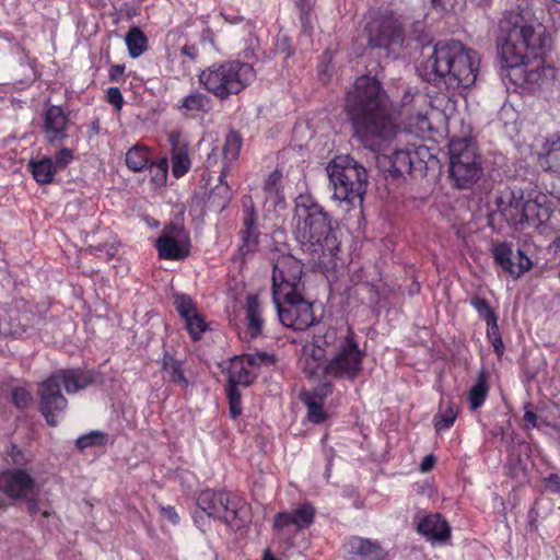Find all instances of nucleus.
<instances>
[{
	"label": "nucleus",
	"mask_w": 560,
	"mask_h": 560,
	"mask_svg": "<svg viewBox=\"0 0 560 560\" xmlns=\"http://www.w3.org/2000/svg\"><path fill=\"white\" fill-rule=\"evenodd\" d=\"M546 28L523 12L510 11L499 24L498 54L516 86L536 83L541 72Z\"/></svg>",
	"instance_id": "nucleus-1"
},
{
	"label": "nucleus",
	"mask_w": 560,
	"mask_h": 560,
	"mask_svg": "<svg viewBox=\"0 0 560 560\" xmlns=\"http://www.w3.org/2000/svg\"><path fill=\"white\" fill-rule=\"evenodd\" d=\"M346 106L353 135L366 149L381 151L384 143L396 136L398 126L392 115L389 98L377 79L358 78Z\"/></svg>",
	"instance_id": "nucleus-2"
},
{
	"label": "nucleus",
	"mask_w": 560,
	"mask_h": 560,
	"mask_svg": "<svg viewBox=\"0 0 560 560\" xmlns=\"http://www.w3.org/2000/svg\"><path fill=\"white\" fill-rule=\"evenodd\" d=\"M294 237L314 268L335 271L340 260V242L332 217L310 194L294 199L292 218Z\"/></svg>",
	"instance_id": "nucleus-3"
},
{
	"label": "nucleus",
	"mask_w": 560,
	"mask_h": 560,
	"mask_svg": "<svg viewBox=\"0 0 560 560\" xmlns=\"http://www.w3.org/2000/svg\"><path fill=\"white\" fill-rule=\"evenodd\" d=\"M480 58L476 50L459 40H439L432 54L421 65L423 79L435 85L445 84L447 90L471 86L478 74Z\"/></svg>",
	"instance_id": "nucleus-4"
},
{
	"label": "nucleus",
	"mask_w": 560,
	"mask_h": 560,
	"mask_svg": "<svg viewBox=\"0 0 560 560\" xmlns=\"http://www.w3.org/2000/svg\"><path fill=\"white\" fill-rule=\"evenodd\" d=\"M495 203L503 220L515 230L528 226L544 232L553 212L547 195L534 188L506 187Z\"/></svg>",
	"instance_id": "nucleus-5"
},
{
	"label": "nucleus",
	"mask_w": 560,
	"mask_h": 560,
	"mask_svg": "<svg viewBox=\"0 0 560 560\" xmlns=\"http://www.w3.org/2000/svg\"><path fill=\"white\" fill-rule=\"evenodd\" d=\"M196 504L197 510L192 518L203 532L210 518L225 524L233 530H240L250 522V505L238 494L225 489L207 488L199 491Z\"/></svg>",
	"instance_id": "nucleus-6"
},
{
	"label": "nucleus",
	"mask_w": 560,
	"mask_h": 560,
	"mask_svg": "<svg viewBox=\"0 0 560 560\" xmlns=\"http://www.w3.org/2000/svg\"><path fill=\"white\" fill-rule=\"evenodd\" d=\"M256 77L253 65L241 60H223L203 69L198 79L208 93L223 102L250 86Z\"/></svg>",
	"instance_id": "nucleus-7"
},
{
	"label": "nucleus",
	"mask_w": 560,
	"mask_h": 560,
	"mask_svg": "<svg viewBox=\"0 0 560 560\" xmlns=\"http://www.w3.org/2000/svg\"><path fill=\"white\" fill-rule=\"evenodd\" d=\"M334 198L348 206L361 205L368 189V171L349 154L337 155L326 167Z\"/></svg>",
	"instance_id": "nucleus-8"
},
{
	"label": "nucleus",
	"mask_w": 560,
	"mask_h": 560,
	"mask_svg": "<svg viewBox=\"0 0 560 560\" xmlns=\"http://www.w3.org/2000/svg\"><path fill=\"white\" fill-rule=\"evenodd\" d=\"M450 178L459 189L472 187L482 175L481 155L472 138H453L448 144Z\"/></svg>",
	"instance_id": "nucleus-9"
},
{
	"label": "nucleus",
	"mask_w": 560,
	"mask_h": 560,
	"mask_svg": "<svg viewBox=\"0 0 560 560\" xmlns=\"http://www.w3.org/2000/svg\"><path fill=\"white\" fill-rule=\"evenodd\" d=\"M364 351L359 348L357 336L349 327L345 334V340L339 345V350L335 351L330 360L320 371L335 380L355 381L363 370Z\"/></svg>",
	"instance_id": "nucleus-10"
},
{
	"label": "nucleus",
	"mask_w": 560,
	"mask_h": 560,
	"mask_svg": "<svg viewBox=\"0 0 560 560\" xmlns=\"http://www.w3.org/2000/svg\"><path fill=\"white\" fill-rule=\"evenodd\" d=\"M363 33L370 48L388 52L399 49L405 40L404 27L392 12L372 16L364 25Z\"/></svg>",
	"instance_id": "nucleus-11"
},
{
	"label": "nucleus",
	"mask_w": 560,
	"mask_h": 560,
	"mask_svg": "<svg viewBox=\"0 0 560 560\" xmlns=\"http://www.w3.org/2000/svg\"><path fill=\"white\" fill-rule=\"evenodd\" d=\"M303 264L291 254L277 258L272 269V300L288 299L301 293L304 289L302 281Z\"/></svg>",
	"instance_id": "nucleus-12"
},
{
	"label": "nucleus",
	"mask_w": 560,
	"mask_h": 560,
	"mask_svg": "<svg viewBox=\"0 0 560 560\" xmlns=\"http://www.w3.org/2000/svg\"><path fill=\"white\" fill-rule=\"evenodd\" d=\"M273 303L280 322L288 328L305 330L315 322L313 305L303 298L302 292Z\"/></svg>",
	"instance_id": "nucleus-13"
},
{
	"label": "nucleus",
	"mask_w": 560,
	"mask_h": 560,
	"mask_svg": "<svg viewBox=\"0 0 560 560\" xmlns=\"http://www.w3.org/2000/svg\"><path fill=\"white\" fill-rule=\"evenodd\" d=\"M345 340V335H340L335 327L317 326L312 340L310 358L313 362L306 360L304 372L314 377L318 375L320 369L319 362L327 355H332L339 350V345Z\"/></svg>",
	"instance_id": "nucleus-14"
},
{
	"label": "nucleus",
	"mask_w": 560,
	"mask_h": 560,
	"mask_svg": "<svg viewBox=\"0 0 560 560\" xmlns=\"http://www.w3.org/2000/svg\"><path fill=\"white\" fill-rule=\"evenodd\" d=\"M159 257L167 260H183L190 254L191 242L184 226L166 224L155 241Z\"/></svg>",
	"instance_id": "nucleus-15"
},
{
	"label": "nucleus",
	"mask_w": 560,
	"mask_h": 560,
	"mask_svg": "<svg viewBox=\"0 0 560 560\" xmlns=\"http://www.w3.org/2000/svg\"><path fill=\"white\" fill-rule=\"evenodd\" d=\"M60 386L61 383L55 374L39 384V410L51 427L58 424L68 405Z\"/></svg>",
	"instance_id": "nucleus-16"
},
{
	"label": "nucleus",
	"mask_w": 560,
	"mask_h": 560,
	"mask_svg": "<svg viewBox=\"0 0 560 560\" xmlns=\"http://www.w3.org/2000/svg\"><path fill=\"white\" fill-rule=\"evenodd\" d=\"M272 362L273 358L266 352L235 357L232 359L228 370V384L247 387L252 385L257 377L254 370L259 368L262 363Z\"/></svg>",
	"instance_id": "nucleus-17"
},
{
	"label": "nucleus",
	"mask_w": 560,
	"mask_h": 560,
	"mask_svg": "<svg viewBox=\"0 0 560 560\" xmlns=\"http://www.w3.org/2000/svg\"><path fill=\"white\" fill-rule=\"evenodd\" d=\"M491 254L494 265L514 279L521 278L533 268V261L521 248L517 249V262H514V245L511 242L494 244Z\"/></svg>",
	"instance_id": "nucleus-18"
},
{
	"label": "nucleus",
	"mask_w": 560,
	"mask_h": 560,
	"mask_svg": "<svg viewBox=\"0 0 560 560\" xmlns=\"http://www.w3.org/2000/svg\"><path fill=\"white\" fill-rule=\"evenodd\" d=\"M173 304L180 318L185 322V329L189 338L194 342L201 340L203 334L209 330V324L198 311L194 300L188 294L176 293Z\"/></svg>",
	"instance_id": "nucleus-19"
},
{
	"label": "nucleus",
	"mask_w": 560,
	"mask_h": 560,
	"mask_svg": "<svg viewBox=\"0 0 560 560\" xmlns=\"http://www.w3.org/2000/svg\"><path fill=\"white\" fill-rule=\"evenodd\" d=\"M4 498L14 501L32 499L39 494V488L33 476L25 469H12L0 474Z\"/></svg>",
	"instance_id": "nucleus-20"
},
{
	"label": "nucleus",
	"mask_w": 560,
	"mask_h": 560,
	"mask_svg": "<svg viewBox=\"0 0 560 560\" xmlns=\"http://www.w3.org/2000/svg\"><path fill=\"white\" fill-rule=\"evenodd\" d=\"M316 516V510L311 502H303L296 509L281 511L275 515L273 529L282 530L288 526H293L296 532L310 528Z\"/></svg>",
	"instance_id": "nucleus-21"
},
{
	"label": "nucleus",
	"mask_w": 560,
	"mask_h": 560,
	"mask_svg": "<svg viewBox=\"0 0 560 560\" xmlns=\"http://www.w3.org/2000/svg\"><path fill=\"white\" fill-rule=\"evenodd\" d=\"M238 236L241 240L238 245V253L243 259L247 255L254 254L258 249V217L253 205H244L242 228L238 232Z\"/></svg>",
	"instance_id": "nucleus-22"
},
{
	"label": "nucleus",
	"mask_w": 560,
	"mask_h": 560,
	"mask_svg": "<svg viewBox=\"0 0 560 560\" xmlns=\"http://www.w3.org/2000/svg\"><path fill=\"white\" fill-rule=\"evenodd\" d=\"M68 118L59 106H50L44 117V136L50 143L67 139Z\"/></svg>",
	"instance_id": "nucleus-23"
},
{
	"label": "nucleus",
	"mask_w": 560,
	"mask_h": 560,
	"mask_svg": "<svg viewBox=\"0 0 560 560\" xmlns=\"http://www.w3.org/2000/svg\"><path fill=\"white\" fill-rule=\"evenodd\" d=\"M416 530L427 540L444 541L451 537V527L440 513H432L421 517Z\"/></svg>",
	"instance_id": "nucleus-24"
},
{
	"label": "nucleus",
	"mask_w": 560,
	"mask_h": 560,
	"mask_svg": "<svg viewBox=\"0 0 560 560\" xmlns=\"http://www.w3.org/2000/svg\"><path fill=\"white\" fill-rule=\"evenodd\" d=\"M171 143L172 174L175 178H182L191 168L189 148L186 142L180 140L177 131H172L168 137Z\"/></svg>",
	"instance_id": "nucleus-25"
},
{
	"label": "nucleus",
	"mask_w": 560,
	"mask_h": 560,
	"mask_svg": "<svg viewBox=\"0 0 560 560\" xmlns=\"http://www.w3.org/2000/svg\"><path fill=\"white\" fill-rule=\"evenodd\" d=\"M538 161L545 171L560 176V132H553L545 138Z\"/></svg>",
	"instance_id": "nucleus-26"
},
{
	"label": "nucleus",
	"mask_w": 560,
	"mask_h": 560,
	"mask_svg": "<svg viewBox=\"0 0 560 560\" xmlns=\"http://www.w3.org/2000/svg\"><path fill=\"white\" fill-rule=\"evenodd\" d=\"M418 155V150L409 148L395 150L389 156L392 174L401 176L404 174H410L415 168H424L428 161H416L415 156Z\"/></svg>",
	"instance_id": "nucleus-27"
},
{
	"label": "nucleus",
	"mask_w": 560,
	"mask_h": 560,
	"mask_svg": "<svg viewBox=\"0 0 560 560\" xmlns=\"http://www.w3.org/2000/svg\"><path fill=\"white\" fill-rule=\"evenodd\" d=\"M262 305L256 294H248L245 303L246 332L250 339L262 334L265 319L262 317Z\"/></svg>",
	"instance_id": "nucleus-28"
},
{
	"label": "nucleus",
	"mask_w": 560,
	"mask_h": 560,
	"mask_svg": "<svg viewBox=\"0 0 560 560\" xmlns=\"http://www.w3.org/2000/svg\"><path fill=\"white\" fill-rule=\"evenodd\" d=\"M187 117H201L213 108V101L200 91H194L186 95L177 106Z\"/></svg>",
	"instance_id": "nucleus-29"
},
{
	"label": "nucleus",
	"mask_w": 560,
	"mask_h": 560,
	"mask_svg": "<svg viewBox=\"0 0 560 560\" xmlns=\"http://www.w3.org/2000/svg\"><path fill=\"white\" fill-rule=\"evenodd\" d=\"M161 372L165 382L173 383L183 389L189 386V381L184 372V362L167 351L161 359Z\"/></svg>",
	"instance_id": "nucleus-30"
},
{
	"label": "nucleus",
	"mask_w": 560,
	"mask_h": 560,
	"mask_svg": "<svg viewBox=\"0 0 560 560\" xmlns=\"http://www.w3.org/2000/svg\"><path fill=\"white\" fill-rule=\"evenodd\" d=\"M55 375L69 394L84 389L96 381V375L92 371L63 370Z\"/></svg>",
	"instance_id": "nucleus-31"
},
{
	"label": "nucleus",
	"mask_w": 560,
	"mask_h": 560,
	"mask_svg": "<svg viewBox=\"0 0 560 560\" xmlns=\"http://www.w3.org/2000/svg\"><path fill=\"white\" fill-rule=\"evenodd\" d=\"M145 172V178L150 189L156 191L166 185L168 175V160L161 158L156 162H151L142 156V173Z\"/></svg>",
	"instance_id": "nucleus-32"
},
{
	"label": "nucleus",
	"mask_w": 560,
	"mask_h": 560,
	"mask_svg": "<svg viewBox=\"0 0 560 560\" xmlns=\"http://www.w3.org/2000/svg\"><path fill=\"white\" fill-rule=\"evenodd\" d=\"M490 392L489 377L485 370L478 372L477 377L469 388L467 400L469 409L475 411L481 408L487 400Z\"/></svg>",
	"instance_id": "nucleus-33"
},
{
	"label": "nucleus",
	"mask_w": 560,
	"mask_h": 560,
	"mask_svg": "<svg viewBox=\"0 0 560 560\" xmlns=\"http://www.w3.org/2000/svg\"><path fill=\"white\" fill-rule=\"evenodd\" d=\"M458 412L459 409L453 400L442 401L439 406V411L433 417L435 432L442 433L450 430L454 425Z\"/></svg>",
	"instance_id": "nucleus-34"
},
{
	"label": "nucleus",
	"mask_w": 560,
	"mask_h": 560,
	"mask_svg": "<svg viewBox=\"0 0 560 560\" xmlns=\"http://www.w3.org/2000/svg\"><path fill=\"white\" fill-rule=\"evenodd\" d=\"M228 167L221 168L219 175V184L210 191L209 202L215 207L219 211L224 210L231 201V188L228 185L226 176Z\"/></svg>",
	"instance_id": "nucleus-35"
},
{
	"label": "nucleus",
	"mask_w": 560,
	"mask_h": 560,
	"mask_svg": "<svg viewBox=\"0 0 560 560\" xmlns=\"http://www.w3.org/2000/svg\"><path fill=\"white\" fill-rule=\"evenodd\" d=\"M180 49L168 61L174 66L176 61L179 62L178 72L183 75L190 72V65L195 63L199 57V49L189 39L179 47Z\"/></svg>",
	"instance_id": "nucleus-36"
},
{
	"label": "nucleus",
	"mask_w": 560,
	"mask_h": 560,
	"mask_svg": "<svg viewBox=\"0 0 560 560\" xmlns=\"http://www.w3.org/2000/svg\"><path fill=\"white\" fill-rule=\"evenodd\" d=\"M242 137L241 135L232 130L228 133L223 148H222V168L228 167V173H230L231 165L238 159L240 152L242 149Z\"/></svg>",
	"instance_id": "nucleus-37"
},
{
	"label": "nucleus",
	"mask_w": 560,
	"mask_h": 560,
	"mask_svg": "<svg viewBox=\"0 0 560 560\" xmlns=\"http://www.w3.org/2000/svg\"><path fill=\"white\" fill-rule=\"evenodd\" d=\"M282 177V173L276 168L268 175L262 185L266 199L271 200L275 205L284 200Z\"/></svg>",
	"instance_id": "nucleus-38"
},
{
	"label": "nucleus",
	"mask_w": 560,
	"mask_h": 560,
	"mask_svg": "<svg viewBox=\"0 0 560 560\" xmlns=\"http://www.w3.org/2000/svg\"><path fill=\"white\" fill-rule=\"evenodd\" d=\"M28 168L31 170L34 179L40 185L51 183L54 175L57 172L50 158L31 161L28 163Z\"/></svg>",
	"instance_id": "nucleus-39"
},
{
	"label": "nucleus",
	"mask_w": 560,
	"mask_h": 560,
	"mask_svg": "<svg viewBox=\"0 0 560 560\" xmlns=\"http://www.w3.org/2000/svg\"><path fill=\"white\" fill-rule=\"evenodd\" d=\"M187 40L188 36L182 28L177 27L168 31L164 42L167 60L173 58L180 49L179 47L183 46Z\"/></svg>",
	"instance_id": "nucleus-40"
},
{
	"label": "nucleus",
	"mask_w": 560,
	"mask_h": 560,
	"mask_svg": "<svg viewBox=\"0 0 560 560\" xmlns=\"http://www.w3.org/2000/svg\"><path fill=\"white\" fill-rule=\"evenodd\" d=\"M306 407V419L313 424H322L328 419V412L324 409V402L310 398H300Z\"/></svg>",
	"instance_id": "nucleus-41"
},
{
	"label": "nucleus",
	"mask_w": 560,
	"mask_h": 560,
	"mask_svg": "<svg viewBox=\"0 0 560 560\" xmlns=\"http://www.w3.org/2000/svg\"><path fill=\"white\" fill-rule=\"evenodd\" d=\"M469 304L478 313V317L481 320H485L486 324L493 319H498V315L495 314V312L485 298H481L479 295H472L469 300Z\"/></svg>",
	"instance_id": "nucleus-42"
},
{
	"label": "nucleus",
	"mask_w": 560,
	"mask_h": 560,
	"mask_svg": "<svg viewBox=\"0 0 560 560\" xmlns=\"http://www.w3.org/2000/svg\"><path fill=\"white\" fill-rule=\"evenodd\" d=\"M226 396L229 401V412L232 419H236L242 413V395L238 386L228 384Z\"/></svg>",
	"instance_id": "nucleus-43"
},
{
	"label": "nucleus",
	"mask_w": 560,
	"mask_h": 560,
	"mask_svg": "<svg viewBox=\"0 0 560 560\" xmlns=\"http://www.w3.org/2000/svg\"><path fill=\"white\" fill-rule=\"evenodd\" d=\"M334 385L330 382H323L312 390H303L300 398H310L312 400L325 402L326 398L332 394Z\"/></svg>",
	"instance_id": "nucleus-44"
},
{
	"label": "nucleus",
	"mask_w": 560,
	"mask_h": 560,
	"mask_svg": "<svg viewBox=\"0 0 560 560\" xmlns=\"http://www.w3.org/2000/svg\"><path fill=\"white\" fill-rule=\"evenodd\" d=\"M86 250L98 257H103L104 254L106 259H112L118 254V247L115 242L90 245Z\"/></svg>",
	"instance_id": "nucleus-45"
},
{
	"label": "nucleus",
	"mask_w": 560,
	"mask_h": 560,
	"mask_svg": "<svg viewBox=\"0 0 560 560\" xmlns=\"http://www.w3.org/2000/svg\"><path fill=\"white\" fill-rule=\"evenodd\" d=\"M126 45L132 58L140 56V27L133 26L126 35Z\"/></svg>",
	"instance_id": "nucleus-46"
},
{
	"label": "nucleus",
	"mask_w": 560,
	"mask_h": 560,
	"mask_svg": "<svg viewBox=\"0 0 560 560\" xmlns=\"http://www.w3.org/2000/svg\"><path fill=\"white\" fill-rule=\"evenodd\" d=\"M106 442V435L101 432H91L78 439L79 448H86L94 445H103Z\"/></svg>",
	"instance_id": "nucleus-47"
},
{
	"label": "nucleus",
	"mask_w": 560,
	"mask_h": 560,
	"mask_svg": "<svg viewBox=\"0 0 560 560\" xmlns=\"http://www.w3.org/2000/svg\"><path fill=\"white\" fill-rule=\"evenodd\" d=\"M12 400L18 408L23 409L32 404L33 398L25 388L18 387L12 390Z\"/></svg>",
	"instance_id": "nucleus-48"
},
{
	"label": "nucleus",
	"mask_w": 560,
	"mask_h": 560,
	"mask_svg": "<svg viewBox=\"0 0 560 560\" xmlns=\"http://www.w3.org/2000/svg\"><path fill=\"white\" fill-rule=\"evenodd\" d=\"M427 97L425 95L421 94L419 91L412 92L411 90H408L405 92V94L401 97V106L404 108L412 107L413 105L418 103H425Z\"/></svg>",
	"instance_id": "nucleus-49"
},
{
	"label": "nucleus",
	"mask_w": 560,
	"mask_h": 560,
	"mask_svg": "<svg viewBox=\"0 0 560 560\" xmlns=\"http://www.w3.org/2000/svg\"><path fill=\"white\" fill-rule=\"evenodd\" d=\"M73 160V153L70 149L62 148L55 155L54 166L55 168L61 170L65 168L71 161Z\"/></svg>",
	"instance_id": "nucleus-50"
},
{
	"label": "nucleus",
	"mask_w": 560,
	"mask_h": 560,
	"mask_svg": "<svg viewBox=\"0 0 560 560\" xmlns=\"http://www.w3.org/2000/svg\"><path fill=\"white\" fill-rule=\"evenodd\" d=\"M295 5L300 11V20L303 26L310 22V15L313 10L312 0H296Z\"/></svg>",
	"instance_id": "nucleus-51"
},
{
	"label": "nucleus",
	"mask_w": 560,
	"mask_h": 560,
	"mask_svg": "<svg viewBox=\"0 0 560 560\" xmlns=\"http://www.w3.org/2000/svg\"><path fill=\"white\" fill-rule=\"evenodd\" d=\"M126 164L127 166L135 171H140V150L138 144L133 145L126 154Z\"/></svg>",
	"instance_id": "nucleus-52"
},
{
	"label": "nucleus",
	"mask_w": 560,
	"mask_h": 560,
	"mask_svg": "<svg viewBox=\"0 0 560 560\" xmlns=\"http://www.w3.org/2000/svg\"><path fill=\"white\" fill-rule=\"evenodd\" d=\"M22 317L11 318L10 329L8 331L4 330V334H9L14 338L22 337L24 334H26L27 327L25 324H22Z\"/></svg>",
	"instance_id": "nucleus-53"
},
{
	"label": "nucleus",
	"mask_w": 560,
	"mask_h": 560,
	"mask_svg": "<svg viewBox=\"0 0 560 560\" xmlns=\"http://www.w3.org/2000/svg\"><path fill=\"white\" fill-rule=\"evenodd\" d=\"M532 407V404L530 402H527L525 406H524V416H523V419L525 421V425L526 428H539L540 424L538 422V416L530 409Z\"/></svg>",
	"instance_id": "nucleus-54"
},
{
	"label": "nucleus",
	"mask_w": 560,
	"mask_h": 560,
	"mask_svg": "<svg viewBox=\"0 0 560 560\" xmlns=\"http://www.w3.org/2000/svg\"><path fill=\"white\" fill-rule=\"evenodd\" d=\"M544 485L545 488L552 492V493H559L560 492V476L556 472H552L544 478Z\"/></svg>",
	"instance_id": "nucleus-55"
},
{
	"label": "nucleus",
	"mask_w": 560,
	"mask_h": 560,
	"mask_svg": "<svg viewBox=\"0 0 560 560\" xmlns=\"http://www.w3.org/2000/svg\"><path fill=\"white\" fill-rule=\"evenodd\" d=\"M107 101L115 108L120 109L122 106V95L118 88H109L107 91Z\"/></svg>",
	"instance_id": "nucleus-56"
},
{
	"label": "nucleus",
	"mask_w": 560,
	"mask_h": 560,
	"mask_svg": "<svg viewBox=\"0 0 560 560\" xmlns=\"http://www.w3.org/2000/svg\"><path fill=\"white\" fill-rule=\"evenodd\" d=\"M486 325H487V339L488 340H490L492 338H498L501 336L498 319H493V320L487 323Z\"/></svg>",
	"instance_id": "nucleus-57"
},
{
	"label": "nucleus",
	"mask_w": 560,
	"mask_h": 560,
	"mask_svg": "<svg viewBox=\"0 0 560 560\" xmlns=\"http://www.w3.org/2000/svg\"><path fill=\"white\" fill-rule=\"evenodd\" d=\"M492 348H493V351L494 353L501 358L504 353V350H505V347H504V343H503V340H502V336L498 337V338H492L490 340H488Z\"/></svg>",
	"instance_id": "nucleus-58"
},
{
	"label": "nucleus",
	"mask_w": 560,
	"mask_h": 560,
	"mask_svg": "<svg viewBox=\"0 0 560 560\" xmlns=\"http://www.w3.org/2000/svg\"><path fill=\"white\" fill-rule=\"evenodd\" d=\"M434 464H435L434 455H432V454L427 455L421 462V465H420L421 471H423V472L430 471L433 468Z\"/></svg>",
	"instance_id": "nucleus-59"
},
{
	"label": "nucleus",
	"mask_w": 560,
	"mask_h": 560,
	"mask_svg": "<svg viewBox=\"0 0 560 560\" xmlns=\"http://www.w3.org/2000/svg\"><path fill=\"white\" fill-rule=\"evenodd\" d=\"M27 504V510L31 514H35L38 511V494H34L32 499L22 500Z\"/></svg>",
	"instance_id": "nucleus-60"
},
{
	"label": "nucleus",
	"mask_w": 560,
	"mask_h": 560,
	"mask_svg": "<svg viewBox=\"0 0 560 560\" xmlns=\"http://www.w3.org/2000/svg\"><path fill=\"white\" fill-rule=\"evenodd\" d=\"M164 515L173 523L177 524L179 522V516L173 506H167L163 509Z\"/></svg>",
	"instance_id": "nucleus-61"
},
{
	"label": "nucleus",
	"mask_w": 560,
	"mask_h": 560,
	"mask_svg": "<svg viewBox=\"0 0 560 560\" xmlns=\"http://www.w3.org/2000/svg\"><path fill=\"white\" fill-rule=\"evenodd\" d=\"M124 71H125V66H120V65L113 66L109 70L110 80H117L119 77L122 75Z\"/></svg>",
	"instance_id": "nucleus-62"
},
{
	"label": "nucleus",
	"mask_w": 560,
	"mask_h": 560,
	"mask_svg": "<svg viewBox=\"0 0 560 560\" xmlns=\"http://www.w3.org/2000/svg\"><path fill=\"white\" fill-rule=\"evenodd\" d=\"M147 224L151 228H158L160 225V222L152 218H145L144 219Z\"/></svg>",
	"instance_id": "nucleus-63"
},
{
	"label": "nucleus",
	"mask_w": 560,
	"mask_h": 560,
	"mask_svg": "<svg viewBox=\"0 0 560 560\" xmlns=\"http://www.w3.org/2000/svg\"><path fill=\"white\" fill-rule=\"evenodd\" d=\"M212 155H214V154H213V153L209 154V155H208V159H207V161H206V165H207V167H208V168H209V167H212L213 165H215V164H217L215 159H214V160H212Z\"/></svg>",
	"instance_id": "nucleus-64"
}]
</instances>
